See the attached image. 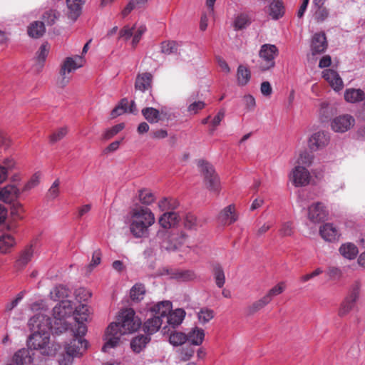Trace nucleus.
Listing matches in <instances>:
<instances>
[{"label": "nucleus", "mask_w": 365, "mask_h": 365, "mask_svg": "<svg viewBox=\"0 0 365 365\" xmlns=\"http://www.w3.org/2000/svg\"><path fill=\"white\" fill-rule=\"evenodd\" d=\"M139 200L143 204L150 205L155 201V197L151 191L144 189L139 192Z\"/></svg>", "instance_id": "nucleus-57"}, {"label": "nucleus", "mask_w": 365, "mask_h": 365, "mask_svg": "<svg viewBox=\"0 0 365 365\" xmlns=\"http://www.w3.org/2000/svg\"><path fill=\"white\" fill-rule=\"evenodd\" d=\"M330 125L332 130L343 133L354 126L355 119L349 114H342L334 118Z\"/></svg>", "instance_id": "nucleus-11"}, {"label": "nucleus", "mask_w": 365, "mask_h": 365, "mask_svg": "<svg viewBox=\"0 0 365 365\" xmlns=\"http://www.w3.org/2000/svg\"><path fill=\"white\" fill-rule=\"evenodd\" d=\"M329 142V137L324 132L319 131L313 133L309 139V148L316 151L327 146Z\"/></svg>", "instance_id": "nucleus-15"}, {"label": "nucleus", "mask_w": 365, "mask_h": 365, "mask_svg": "<svg viewBox=\"0 0 365 365\" xmlns=\"http://www.w3.org/2000/svg\"><path fill=\"white\" fill-rule=\"evenodd\" d=\"M213 273H214V277L215 279L216 285L219 288L222 287L225 283V276L224 271H223L222 268L221 267V266H220L218 264L215 265L214 267Z\"/></svg>", "instance_id": "nucleus-52"}, {"label": "nucleus", "mask_w": 365, "mask_h": 365, "mask_svg": "<svg viewBox=\"0 0 365 365\" xmlns=\"http://www.w3.org/2000/svg\"><path fill=\"white\" fill-rule=\"evenodd\" d=\"M185 317V312L182 309H176L170 311L166 317L167 323L175 328L180 325Z\"/></svg>", "instance_id": "nucleus-26"}, {"label": "nucleus", "mask_w": 365, "mask_h": 365, "mask_svg": "<svg viewBox=\"0 0 365 365\" xmlns=\"http://www.w3.org/2000/svg\"><path fill=\"white\" fill-rule=\"evenodd\" d=\"M285 289V284L284 282H279L272 289H270L268 292L264 295L265 297L269 299V302H270L273 297L282 294Z\"/></svg>", "instance_id": "nucleus-55"}, {"label": "nucleus", "mask_w": 365, "mask_h": 365, "mask_svg": "<svg viewBox=\"0 0 365 365\" xmlns=\"http://www.w3.org/2000/svg\"><path fill=\"white\" fill-rule=\"evenodd\" d=\"M323 78L329 83L330 86L336 91H341L344 87V83L339 74L333 69H325L323 72Z\"/></svg>", "instance_id": "nucleus-17"}, {"label": "nucleus", "mask_w": 365, "mask_h": 365, "mask_svg": "<svg viewBox=\"0 0 365 365\" xmlns=\"http://www.w3.org/2000/svg\"><path fill=\"white\" fill-rule=\"evenodd\" d=\"M84 63V59L81 56H75L74 57H68L65 60L61 69V80L59 81V84L61 86H65L69 81V76L68 75L76 71L77 68L83 66Z\"/></svg>", "instance_id": "nucleus-10"}, {"label": "nucleus", "mask_w": 365, "mask_h": 365, "mask_svg": "<svg viewBox=\"0 0 365 365\" xmlns=\"http://www.w3.org/2000/svg\"><path fill=\"white\" fill-rule=\"evenodd\" d=\"M21 193L20 190L15 185H7L0 189V201L11 203L16 200Z\"/></svg>", "instance_id": "nucleus-19"}, {"label": "nucleus", "mask_w": 365, "mask_h": 365, "mask_svg": "<svg viewBox=\"0 0 365 365\" xmlns=\"http://www.w3.org/2000/svg\"><path fill=\"white\" fill-rule=\"evenodd\" d=\"M124 128L125 124L123 123L117 124L112 128L106 130L103 134V138L104 140L110 139L114 135H117L120 131H121Z\"/></svg>", "instance_id": "nucleus-58"}, {"label": "nucleus", "mask_w": 365, "mask_h": 365, "mask_svg": "<svg viewBox=\"0 0 365 365\" xmlns=\"http://www.w3.org/2000/svg\"><path fill=\"white\" fill-rule=\"evenodd\" d=\"M237 82L240 86H245L250 79V72L247 68L244 66H239L237 73Z\"/></svg>", "instance_id": "nucleus-43"}, {"label": "nucleus", "mask_w": 365, "mask_h": 365, "mask_svg": "<svg viewBox=\"0 0 365 365\" xmlns=\"http://www.w3.org/2000/svg\"><path fill=\"white\" fill-rule=\"evenodd\" d=\"M180 205L178 200L175 198L164 197L158 202V207L161 211L174 210Z\"/></svg>", "instance_id": "nucleus-37"}, {"label": "nucleus", "mask_w": 365, "mask_h": 365, "mask_svg": "<svg viewBox=\"0 0 365 365\" xmlns=\"http://www.w3.org/2000/svg\"><path fill=\"white\" fill-rule=\"evenodd\" d=\"M187 236L183 232L159 230L156 235V240L162 248L167 250H175L180 247L187 241Z\"/></svg>", "instance_id": "nucleus-6"}, {"label": "nucleus", "mask_w": 365, "mask_h": 365, "mask_svg": "<svg viewBox=\"0 0 365 365\" xmlns=\"http://www.w3.org/2000/svg\"><path fill=\"white\" fill-rule=\"evenodd\" d=\"M152 78V75L148 73L138 75L135 81V88L142 92L149 89L151 86Z\"/></svg>", "instance_id": "nucleus-30"}, {"label": "nucleus", "mask_w": 365, "mask_h": 365, "mask_svg": "<svg viewBox=\"0 0 365 365\" xmlns=\"http://www.w3.org/2000/svg\"><path fill=\"white\" fill-rule=\"evenodd\" d=\"M356 304L344 298L338 309V316L341 318L345 317L354 309Z\"/></svg>", "instance_id": "nucleus-42"}, {"label": "nucleus", "mask_w": 365, "mask_h": 365, "mask_svg": "<svg viewBox=\"0 0 365 365\" xmlns=\"http://www.w3.org/2000/svg\"><path fill=\"white\" fill-rule=\"evenodd\" d=\"M33 361V359L30 356L29 351L25 349H20L15 353L13 356L12 361L9 364L12 365H24L30 364Z\"/></svg>", "instance_id": "nucleus-28"}, {"label": "nucleus", "mask_w": 365, "mask_h": 365, "mask_svg": "<svg viewBox=\"0 0 365 365\" xmlns=\"http://www.w3.org/2000/svg\"><path fill=\"white\" fill-rule=\"evenodd\" d=\"M49 45L47 43H44L40 46L36 53V59L39 63H41L46 60L49 53Z\"/></svg>", "instance_id": "nucleus-63"}, {"label": "nucleus", "mask_w": 365, "mask_h": 365, "mask_svg": "<svg viewBox=\"0 0 365 365\" xmlns=\"http://www.w3.org/2000/svg\"><path fill=\"white\" fill-rule=\"evenodd\" d=\"M289 180L296 187H304L309 184L311 175L309 170L304 166L296 165L291 171Z\"/></svg>", "instance_id": "nucleus-12"}, {"label": "nucleus", "mask_w": 365, "mask_h": 365, "mask_svg": "<svg viewBox=\"0 0 365 365\" xmlns=\"http://www.w3.org/2000/svg\"><path fill=\"white\" fill-rule=\"evenodd\" d=\"M361 286V282L359 280L354 281L349 285L344 299L356 304L360 298Z\"/></svg>", "instance_id": "nucleus-24"}, {"label": "nucleus", "mask_w": 365, "mask_h": 365, "mask_svg": "<svg viewBox=\"0 0 365 365\" xmlns=\"http://www.w3.org/2000/svg\"><path fill=\"white\" fill-rule=\"evenodd\" d=\"M59 13L56 10L50 9L43 14V19L48 25H52L58 18Z\"/></svg>", "instance_id": "nucleus-62"}, {"label": "nucleus", "mask_w": 365, "mask_h": 365, "mask_svg": "<svg viewBox=\"0 0 365 365\" xmlns=\"http://www.w3.org/2000/svg\"><path fill=\"white\" fill-rule=\"evenodd\" d=\"M15 163L13 160H6L4 165H0V184L4 182L8 177V171L14 167Z\"/></svg>", "instance_id": "nucleus-51"}, {"label": "nucleus", "mask_w": 365, "mask_h": 365, "mask_svg": "<svg viewBox=\"0 0 365 365\" xmlns=\"http://www.w3.org/2000/svg\"><path fill=\"white\" fill-rule=\"evenodd\" d=\"M269 299L267 297H265L264 296L259 299V300L255 302L251 305H250L247 308V312L248 314H253L255 312L259 311L263 307H264L267 304H268Z\"/></svg>", "instance_id": "nucleus-45"}, {"label": "nucleus", "mask_w": 365, "mask_h": 365, "mask_svg": "<svg viewBox=\"0 0 365 365\" xmlns=\"http://www.w3.org/2000/svg\"><path fill=\"white\" fill-rule=\"evenodd\" d=\"M205 336L204 329L197 326L192 328L186 334V337H187V341L193 346L201 345L205 339Z\"/></svg>", "instance_id": "nucleus-20"}, {"label": "nucleus", "mask_w": 365, "mask_h": 365, "mask_svg": "<svg viewBox=\"0 0 365 365\" xmlns=\"http://www.w3.org/2000/svg\"><path fill=\"white\" fill-rule=\"evenodd\" d=\"M41 174L39 172L35 173L31 178L28 180V182L23 187L21 192H29L31 190L34 189L40 182Z\"/></svg>", "instance_id": "nucleus-50"}, {"label": "nucleus", "mask_w": 365, "mask_h": 365, "mask_svg": "<svg viewBox=\"0 0 365 365\" xmlns=\"http://www.w3.org/2000/svg\"><path fill=\"white\" fill-rule=\"evenodd\" d=\"M183 224L185 227L188 230H197L200 226V223L196 217L190 213L185 215Z\"/></svg>", "instance_id": "nucleus-54"}, {"label": "nucleus", "mask_w": 365, "mask_h": 365, "mask_svg": "<svg viewBox=\"0 0 365 365\" xmlns=\"http://www.w3.org/2000/svg\"><path fill=\"white\" fill-rule=\"evenodd\" d=\"M155 222V215L146 207H136L130 211L128 216L130 231L137 238L147 237L149 227Z\"/></svg>", "instance_id": "nucleus-2"}, {"label": "nucleus", "mask_w": 365, "mask_h": 365, "mask_svg": "<svg viewBox=\"0 0 365 365\" xmlns=\"http://www.w3.org/2000/svg\"><path fill=\"white\" fill-rule=\"evenodd\" d=\"M150 341V336L139 335L132 339L130 342V347L134 352L140 353Z\"/></svg>", "instance_id": "nucleus-33"}, {"label": "nucleus", "mask_w": 365, "mask_h": 365, "mask_svg": "<svg viewBox=\"0 0 365 365\" xmlns=\"http://www.w3.org/2000/svg\"><path fill=\"white\" fill-rule=\"evenodd\" d=\"M171 277L180 282H188L195 279L196 274L192 270L178 269L172 273Z\"/></svg>", "instance_id": "nucleus-36"}, {"label": "nucleus", "mask_w": 365, "mask_h": 365, "mask_svg": "<svg viewBox=\"0 0 365 365\" xmlns=\"http://www.w3.org/2000/svg\"><path fill=\"white\" fill-rule=\"evenodd\" d=\"M161 52L165 55H170L177 52L178 44L175 41H164L160 45Z\"/></svg>", "instance_id": "nucleus-56"}, {"label": "nucleus", "mask_w": 365, "mask_h": 365, "mask_svg": "<svg viewBox=\"0 0 365 365\" xmlns=\"http://www.w3.org/2000/svg\"><path fill=\"white\" fill-rule=\"evenodd\" d=\"M59 185H60V180L58 179H56L53 182V184L51 185V186L50 187V188L48 190V192H47L48 198H49L51 200H54L58 196L59 192H60Z\"/></svg>", "instance_id": "nucleus-64"}, {"label": "nucleus", "mask_w": 365, "mask_h": 365, "mask_svg": "<svg viewBox=\"0 0 365 365\" xmlns=\"http://www.w3.org/2000/svg\"><path fill=\"white\" fill-rule=\"evenodd\" d=\"M83 3L84 0H66L68 16L76 21L81 14Z\"/></svg>", "instance_id": "nucleus-22"}, {"label": "nucleus", "mask_w": 365, "mask_h": 365, "mask_svg": "<svg viewBox=\"0 0 365 365\" xmlns=\"http://www.w3.org/2000/svg\"><path fill=\"white\" fill-rule=\"evenodd\" d=\"M327 41L324 32L316 33L312 38L311 51L313 55L319 54L326 51Z\"/></svg>", "instance_id": "nucleus-16"}, {"label": "nucleus", "mask_w": 365, "mask_h": 365, "mask_svg": "<svg viewBox=\"0 0 365 365\" xmlns=\"http://www.w3.org/2000/svg\"><path fill=\"white\" fill-rule=\"evenodd\" d=\"M344 96L345 101L350 103H356L365 98V93L360 88H348Z\"/></svg>", "instance_id": "nucleus-27"}, {"label": "nucleus", "mask_w": 365, "mask_h": 365, "mask_svg": "<svg viewBox=\"0 0 365 365\" xmlns=\"http://www.w3.org/2000/svg\"><path fill=\"white\" fill-rule=\"evenodd\" d=\"M87 331L85 324H79L78 327L72 329L73 339L65 346L66 354L72 357H76L83 354L87 348V341L83 337Z\"/></svg>", "instance_id": "nucleus-5"}, {"label": "nucleus", "mask_w": 365, "mask_h": 365, "mask_svg": "<svg viewBox=\"0 0 365 365\" xmlns=\"http://www.w3.org/2000/svg\"><path fill=\"white\" fill-rule=\"evenodd\" d=\"M198 168L204 177V183L210 191L218 192L220 190V180L213 166L205 160L198 162Z\"/></svg>", "instance_id": "nucleus-8"}, {"label": "nucleus", "mask_w": 365, "mask_h": 365, "mask_svg": "<svg viewBox=\"0 0 365 365\" xmlns=\"http://www.w3.org/2000/svg\"><path fill=\"white\" fill-rule=\"evenodd\" d=\"M279 233L282 237L292 236L294 233V227L292 222H285L281 225Z\"/></svg>", "instance_id": "nucleus-60"}, {"label": "nucleus", "mask_w": 365, "mask_h": 365, "mask_svg": "<svg viewBox=\"0 0 365 365\" xmlns=\"http://www.w3.org/2000/svg\"><path fill=\"white\" fill-rule=\"evenodd\" d=\"M140 319L135 315L131 308L123 309L118 318V322H112L106 329L104 339L105 344L102 351L115 347L120 341L121 335L136 331L141 326Z\"/></svg>", "instance_id": "nucleus-1"}, {"label": "nucleus", "mask_w": 365, "mask_h": 365, "mask_svg": "<svg viewBox=\"0 0 365 365\" xmlns=\"http://www.w3.org/2000/svg\"><path fill=\"white\" fill-rule=\"evenodd\" d=\"M251 23V18L248 14L241 13L238 14L233 22L235 30H241L246 28Z\"/></svg>", "instance_id": "nucleus-38"}, {"label": "nucleus", "mask_w": 365, "mask_h": 365, "mask_svg": "<svg viewBox=\"0 0 365 365\" xmlns=\"http://www.w3.org/2000/svg\"><path fill=\"white\" fill-rule=\"evenodd\" d=\"M146 31L147 28L144 24H135L133 25V34L131 41V45L133 48L136 47Z\"/></svg>", "instance_id": "nucleus-41"}, {"label": "nucleus", "mask_w": 365, "mask_h": 365, "mask_svg": "<svg viewBox=\"0 0 365 365\" xmlns=\"http://www.w3.org/2000/svg\"><path fill=\"white\" fill-rule=\"evenodd\" d=\"M313 159V155L304 150L299 153L297 163L298 164L297 165L309 167L312 164Z\"/></svg>", "instance_id": "nucleus-46"}, {"label": "nucleus", "mask_w": 365, "mask_h": 365, "mask_svg": "<svg viewBox=\"0 0 365 365\" xmlns=\"http://www.w3.org/2000/svg\"><path fill=\"white\" fill-rule=\"evenodd\" d=\"M144 118L150 123H158L160 120V111L152 107H148L142 110Z\"/></svg>", "instance_id": "nucleus-40"}, {"label": "nucleus", "mask_w": 365, "mask_h": 365, "mask_svg": "<svg viewBox=\"0 0 365 365\" xmlns=\"http://www.w3.org/2000/svg\"><path fill=\"white\" fill-rule=\"evenodd\" d=\"M172 308V303L170 301H163L153 305L150 308V312L152 316L163 320V319L166 318Z\"/></svg>", "instance_id": "nucleus-18"}, {"label": "nucleus", "mask_w": 365, "mask_h": 365, "mask_svg": "<svg viewBox=\"0 0 365 365\" xmlns=\"http://www.w3.org/2000/svg\"><path fill=\"white\" fill-rule=\"evenodd\" d=\"M339 252L344 258L351 260L357 256L359 250L354 244L346 242L340 246Z\"/></svg>", "instance_id": "nucleus-29"}, {"label": "nucleus", "mask_w": 365, "mask_h": 365, "mask_svg": "<svg viewBox=\"0 0 365 365\" xmlns=\"http://www.w3.org/2000/svg\"><path fill=\"white\" fill-rule=\"evenodd\" d=\"M129 102L127 98L122 99L118 105L111 111V117L116 118L125 113L128 112V105Z\"/></svg>", "instance_id": "nucleus-53"}, {"label": "nucleus", "mask_w": 365, "mask_h": 365, "mask_svg": "<svg viewBox=\"0 0 365 365\" xmlns=\"http://www.w3.org/2000/svg\"><path fill=\"white\" fill-rule=\"evenodd\" d=\"M73 315L76 320L75 327H78L79 324H84L89 319L90 311L87 305L81 304L75 310Z\"/></svg>", "instance_id": "nucleus-25"}, {"label": "nucleus", "mask_w": 365, "mask_h": 365, "mask_svg": "<svg viewBox=\"0 0 365 365\" xmlns=\"http://www.w3.org/2000/svg\"><path fill=\"white\" fill-rule=\"evenodd\" d=\"M214 312L212 309L202 308L197 313L198 322L201 324H205L214 317Z\"/></svg>", "instance_id": "nucleus-48"}, {"label": "nucleus", "mask_w": 365, "mask_h": 365, "mask_svg": "<svg viewBox=\"0 0 365 365\" xmlns=\"http://www.w3.org/2000/svg\"><path fill=\"white\" fill-rule=\"evenodd\" d=\"M284 7L280 0H273L269 5V15L273 19H278L283 16Z\"/></svg>", "instance_id": "nucleus-35"}, {"label": "nucleus", "mask_w": 365, "mask_h": 365, "mask_svg": "<svg viewBox=\"0 0 365 365\" xmlns=\"http://www.w3.org/2000/svg\"><path fill=\"white\" fill-rule=\"evenodd\" d=\"M34 254L32 246L27 247L21 254L16 262L18 267H24L27 264L31 259Z\"/></svg>", "instance_id": "nucleus-44"}, {"label": "nucleus", "mask_w": 365, "mask_h": 365, "mask_svg": "<svg viewBox=\"0 0 365 365\" xmlns=\"http://www.w3.org/2000/svg\"><path fill=\"white\" fill-rule=\"evenodd\" d=\"M329 212L326 206L320 202L312 203L308 207V219L313 223H319L327 219Z\"/></svg>", "instance_id": "nucleus-13"}, {"label": "nucleus", "mask_w": 365, "mask_h": 365, "mask_svg": "<svg viewBox=\"0 0 365 365\" xmlns=\"http://www.w3.org/2000/svg\"><path fill=\"white\" fill-rule=\"evenodd\" d=\"M145 293L144 285L141 284H136L130 289V298L134 301H140L143 298Z\"/></svg>", "instance_id": "nucleus-49"}, {"label": "nucleus", "mask_w": 365, "mask_h": 365, "mask_svg": "<svg viewBox=\"0 0 365 365\" xmlns=\"http://www.w3.org/2000/svg\"><path fill=\"white\" fill-rule=\"evenodd\" d=\"M71 294V291L64 285H57L50 292V297L54 301L65 300Z\"/></svg>", "instance_id": "nucleus-31"}, {"label": "nucleus", "mask_w": 365, "mask_h": 365, "mask_svg": "<svg viewBox=\"0 0 365 365\" xmlns=\"http://www.w3.org/2000/svg\"><path fill=\"white\" fill-rule=\"evenodd\" d=\"M225 116V111L224 109H220L217 113L214 116L210 122V132L213 133L217 127L220 125L221 121L224 119Z\"/></svg>", "instance_id": "nucleus-61"}, {"label": "nucleus", "mask_w": 365, "mask_h": 365, "mask_svg": "<svg viewBox=\"0 0 365 365\" xmlns=\"http://www.w3.org/2000/svg\"><path fill=\"white\" fill-rule=\"evenodd\" d=\"M73 314V307L71 301L61 300L53 309L54 319L53 333L58 334L68 329L65 319Z\"/></svg>", "instance_id": "nucleus-4"}, {"label": "nucleus", "mask_w": 365, "mask_h": 365, "mask_svg": "<svg viewBox=\"0 0 365 365\" xmlns=\"http://www.w3.org/2000/svg\"><path fill=\"white\" fill-rule=\"evenodd\" d=\"M45 31L44 23L42 21H34L28 27V34L35 38L42 36Z\"/></svg>", "instance_id": "nucleus-34"}, {"label": "nucleus", "mask_w": 365, "mask_h": 365, "mask_svg": "<svg viewBox=\"0 0 365 365\" xmlns=\"http://www.w3.org/2000/svg\"><path fill=\"white\" fill-rule=\"evenodd\" d=\"M48 306L43 299L33 303L31 309L34 312L41 311L35 314L29 321V326L31 331H52L53 333L54 324H52L51 319L45 313Z\"/></svg>", "instance_id": "nucleus-3"}, {"label": "nucleus", "mask_w": 365, "mask_h": 365, "mask_svg": "<svg viewBox=\"0 0 365 365\" xmlns=\"http://www.w3.org/2000/svg\"><path fill=\"white\" fill-rule=\"evenodd\" d=\"M180 217L178 212L170 211L165 212L159 218V224L165 229L170 228L177 225Z\"/></svg>", "instance_id": "nucleus-21"}, {"label": "nucleus", "mask_w": 365, "mask_h": 365, "mask_svg": "<svg viewBox=\"0 0 365 365\" xmlns=\"http://www.w3.org/2000/svg\"><path fill=\"white\" fill-rule=\"evenodd\" d=\"M187 337L185 333L180 331H173L170 334L169 341L173 346H180L187 341Z\"/></svg>", "instance_id": "nucleus-47"}, {"label": "nucleus", "mask_w": 365, "mask_h": 365, "mask_svg": "<svg viewBox=\"0 0 365 365\" xmlns=\"http://www.w3.org/2000/svg\"><path fill=\"white\" fill-rule=\"evenodd\" d=\"M237 220L235 206L230 205L225 207L219 215V220L224 225H230Z\"/></svg>", "instance_id": "nucleus-23"}, {"label": "nucleus", "mask_w": 365, "mask_h": 365, "mask_svg": "<svg viewBox=\"0 0 365 365\" xmlns=\"http://www.w3.org/2000/svg\"><path fill=\"white\" fill-rule=\"evenodd\" d=\"M319 235L324 240L329 242H337L341 237L339 228L331 222H326L320 226Z\"/></svg>", "instance_id": "nucleus-14"}, {"label": "nucleus", "mask_w": 365, "mask_h": 365, "mask_svg": "<svg viewBox=\"0 0 365 365\" xmlns=\"http://www.w3.org/2000/svg\"><path fill=\"white\" fill-rule=\"evenodd\" d=\"M16 244L14 237L8 233H4L0 236V251L6 252L10 248Z\"/></svg>", "instance_id": "nucleus-39"}, {"label": "nucleus", "mask_w": 365, "mask_h": 365, "mask_svg": "<svg viewBox=\"0 0 365 365\" xmlns=\"http://www.w3.org/2000/svg\"><path fill=\"white\" fill-rule=\"evenodd\" d=\"M278 55V48L275 45L266 43L261 46L259 56V68L267 71L275 65L274 58Z\"/></svg>", "instance_id": "nucleus-9"}, {"label": "nucleus", "mask_w": 365, "mask_h": 365, "mask_svg": "<svg viewBox=\"0 0 365 365\" xmlns=\"http://www.w3.org/2000/svg\"><path fill=\"white\" fill-rule=\"evenodd\" d=\"M28 341V346L30 349L38 350L41 354L51 356L55 354L56 349L50 346L51 331H32Z\"/></svg>", "instance_id": "nucleus-7"}, {"label": "nucleus", "mask_w": 365, "mask_h": 365, "mask_svg": "<svg viewBox=\"0 0 365 365\" xmlns=\"http://www.w3.org/2000/svg\"><path fill=\"white\" fill-rule=\"evenodd\" d=\"M163 324V320L158 317L149 318L143 324V330L148 334H153L158 331Z\"/></svg>", "instance_id": "nucleus-32"}, {"label": "nucleus", "mask_w": 365, "mask_h": 365, "mask_svg": "<svg viewBox=\"0 0 365 365\" xmlns=\"http://www.w3.org/2000/svg\"><path fill=\"white\" fill-rule=\"evenodd\" d=\"M327 275L330 280H340L343 277V271L338 267L331 266L327 269Z\"/></svg>", "instance_id": "nucleus-59"}]
</instances>
